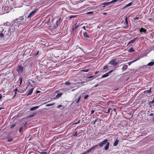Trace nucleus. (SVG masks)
Segmentation results:
<instances>
[{
    "label": "nucleus",
    "mask_w": 154,
    "mask_h": 154,
    "mask_svg": "<svg viewBox=\"0 0 154 154\" xmlns=\"http://www.w3.org/2000/svg\"><path fill=\"white\" fill-rule=\"evenodd\" d=\"M63 106L61 105H59L58 106H57V107L58 108H60L61 107H62Z\"/></svg>",
    "instance_id": "58836bf2"
},
{
    "label": "nucleus",
    "mask_w": 154,
    "mask_h": 154,
    "mask_svg": "<svg viewBox=\"0 0 154 154\" xmlns=\"http://www.w3.org/2000/svg\"><path fill=\"white\" fill-rule=\"evenodd\" d=\"M139 19V18L138 17H136L135 18H134V20H138Z\"/></svg>",
    "instance_id": "c03bdc74"
},
{
    "label": "nucleus",
    "mask_w": 154,
    "mask_h": 154,
    "mask_svg": "<svg viewBox=\"0 0 154 154\" xmlns=\"http://www.w3.org/2000/svg\"><path fill=\"white\" fill-rule=\"evenodd\" d=\"M4 30L3 28L2 27V26H0V33L2 32Z\"/></svg>",
    "instance_id": "7c9ffc66"
},
{
    "label": "nucleus",
    "mask_w": 154,
    "mask_h": 154,
    "mask_svg": "<svg viewBox=\"0 0 154 154\" xmlns=\"http://www.w3.org/2000/svg\"><path fill=\"white\" fill-rule=\"evenodd\" d=\"M97 119L98 118H97V119H96L94 120V121H92L91 122V123L93 124V125H94L95 123H96V122L97 121Z\"/></svg>",
    "instance_id": "aec40b11"
},
{
    "label": "nucleus",
    "mask_w": 154,
    "mask_h": 154,
    "mask_svg": "<svg viewBox=\"0 0 154 154\" xmlns=\"http://www.w3.org/2000/svg\"><path fill=\"white\" fill-rule=\"evenodd\" d=\"M154 103V99L153 100L151 101H150L149 103V104L150 105H151L152 104H153Z\"/></svg>",
    "instance_id": "473e14b6"
},
{
    "label": "nucleus",
    "mask_w": 154,
    "mask_h": 154,
    "mask_svg": "<svg viewBox=\"0 0 154 154\" xmlns=\"http://www.w3.org/2000/svg\"><path fill=\"white\" fill-rule=\"evenodd\" d=\"M60 18L56 22V25L57 26L59 25L60 23Z\"/></svg>",
    "instance_id": "4468645a"
},
{
    "label": "nucleus",
    "mask_w": 154,
    "mask_h": 154,
    "mask_svg": "<svg viewBox=\"0 0 154 154\" xmlns=\"http://www.w3.org/2000/svg\"><path fill=\"white\" fill-rule=\"evenodd\" d=\"M39 92V91H37V92H36V93H38Z\"/></svg>",
    "instance_id": "bf43d9fd"
},
{
    "label": "nucleus",
    "mask_w": 154,
    "mask_h": 154,
    "mask_svg": "<svg viewBox=\"0 0 154 154\" xmlns=\"http://www.w3.org/2000/svg\"><path fill=\"white\" fill-rule=\"evenodd\" d=\"M108 68V66L107 65L104 66V67H103V69L104 70H105L106 69H107Z\"/></svg>",
    "instance_id": "f704fd0d"
},
{
    "label": "nucleus",
    "mask_w": 154,
    "mask_h": 154,
    "mask_svg": "<svg viewBox=\"0 0 154 154\" xmlns=\"http://www.w3.org/2000/svg\"><path fill=\"white\" fill-rule=\"evenodd\" d=\"M151 89L152 88L151 87H150L149 88V90H147L146 91H145L143 93L144 94H146L147 93H151Z\"/></svg>",
    "instance_id": "9d476101"
},
{
    "label": "nucleus",
    "mask_w": 154,
    "mask_h": 154,
    "mask_svg": "<svg viewBox=\"0 0 154 154\" xmlns=\"http://www.w3.org/2000/svg\"><path fill=\"white\" fill-rule=\"evenodd\" d=\"M10 30V29H9L8 31H7L6 30H4V29L3 31H2L0 33V38H5L8 34V32Z\"/></svg>",
    "instance_id": "f03ea898"
},
{
    "label": "nucleus",
    "mask_w": 154,
    "mask_h": 154,
    "mask_svg": "<svg viewBox=\"0 0 154 154\" xmlns=\"http://www.w3.org/2000/svg\"><path fill=\"white\" fill-rule=\"evenodd\" d=\"M112 70H111L109 71V72H108L107 73H106L105 74L103 75L101 77V78H103L105 77H107L109 75V74L111 73L112 72Z\"/></svg>",
    "instance_id": "6e6552de"
},
{
    "label": "nucleus",
    "mask_w": 154,
    "mask_h": 154,
    "mask_svg": "<svg viewBox=\"0 0 154 154\" xmlns=\"http://www.w3.org/2000/svg\"><path fill=\"white\" fill-rule=\"evenodd\" d=\"M2 109V107L0 108V110L1 109Z\"/></svg>",
    "instance_id": "052dcab7"
},
{
    "label": "nucleus",
    "mask_w": 154,
    "mask_h": 154,
    "mask_svg": "<svg viewBox=\"0 0 154 154\" xmlns=\"http://www.w3.org/2000/svg\"><path fill=\"white\" fill-rule=\"evenodd\" d=\"M140 31L141 32H143L144 33H146V30L143 28H141L140 29Z\"/></svg>",
    "instance_id": "2eb2a0df"
},
{
    "label": "nucleus",
    "mask_w": 154,
    "mask_h": 154,
    "mask_svg": "<svg viewBox=\"0 0 154 154\" xmlns=\"http://www.w3.org/2000/svg\"><path fill=\"white\" fill-rule=\"evenodd\" d=\"M74 90H75V89H73V90H72V91H74Z\"/></svg>",
    "instance_id": "680f3d73"
},
{
    "label": "nucleus",
    "mask_w": 154,
    "mask_h": 154,
    "mask_svg": "<svg viewBox=\"0 0 154 154\" xmlns=\"http://www.w3.org/2000/svg\"><path fill=\"white\" fill-rule=\"evenodd\" d=\"M98 84H97L94 86V87L96 88V87H97V86H98Z\"/></svg>",
    "instance_id": "8fccbe9b"
},
{
    "label": "nucleus",
    "mask_w": 154,
    "mask_h": 154,
    "mask_svg": "<svg viewBox=\"0 0 154 154\" xmlns=\"http://www.w3.org/2000/svg\"><path fill=\"white\" fill-rule=\"evenodd\" d=\"M82 28L85 30H86V28H85V26H83Z\"/></svg>",
    "instance_id": "a18cd8bd"
},
{
    "label": "nucleus",
    "mask_w": 154,
    "mask_h": 154,
    "mask_svg": "<svg viewBox=\"0 0 154 154\" xmlns=\"http://www.w3.org/2000/svg\"><path fill=\"white\" fill-rule=\"evenodd\" d=\"M118 63V62L117 61V59H114L109 63V64L113 65L115 66H116Z\"/></svg>",
    "instance_id": "39448f33"
},
{
    "label": "nucleus",
    "mask_w": 154,
    "mask_h": 154,
    "mask_svg": "<svg viewBox=\"0 0 154 154\" xmlns=\"http://www.w3.org/2000/svg\"><path fill=\"white\" fill-rule=\"evenodd\" d=\"M87 14H93V12L92 11H90L89 12L86 13Z\"/></svg>",
    "instance_id": "c9c22d12"
},
{
    "label": "nucleus",
    "mask_w": 154,
    "mask_h": 154,
    "mask_svg": "<svg viewBox=\"0 0 154 154\" xmlns=\"http://www.w3.org/2000/svg\"><path fill=\"white\" fill-rule=\"evenodd\" d=\"M16 70L18 73L21 74L24 71L23 67L21 65H19L16 67Z\"/></svg>",
    "instance_id": "7ed1b4c3"
},
{
    "label": "nucleus",
    "mask_w": 154,
    "mask_h": 154,
    "mask_svg": "<svg viewBox=\"0 0 154 154\" xmlns=\"http://www.w3.org/2000/svg\"><path fill=\"white\" fill-rule=\"evenodd\" d=\"M23 129V127H21L19 129V132H21L22 131V130Z\"/></svg>",
    "instance_id": "a19ab883"
},
{
    "label": "nucleus",
    "mask_w": 154,
    "mask_h": 154,
    "mask_svg": "<svg viewBox=\"0 0 154 154\" xmlns=\"http://www.w3.org/2000/svg\"><path fill=\"white\" fill-rule=\"evenodd\" d=\"M106 14V13H103V14L104 15Z\"/></svg>",
    "instance_id": "6e6d98bb"
},
{
    "label": "nucleus",
    "mask_w": 154,
    "mask_h": 154,
    "mask_svg": "<svg viewBox=\"0 0 154 154\" xmlns=\"http://www.w3.org/2000/svg\"><path fill=\"white\" fill-rule=\"evenodd\" d=\"M138 59H136V60H135L133 61H132L131 62V63H133L135 61H136V60H138Z\"/></svg>",
    "instance_id": "49530a36"
},
{
    "label": "nucleus",
    "mask_w": 154,
    "mask_h": 154,
    "mask_svg": "<svg viewBox=\"0 0 154 154\" xmlns=\"http://www.w3.org/2000/svg\"><path fill=\"white\" fill-rule=\"evenodd\" d=\"M137 39V38H134L133 39L131 40V41H129L128 43V45H129L131 43H133Z\"/></svg>",
    "instance_id": "f8f14e48"
},
{
    "label": "nucleus",
    "mask_w": 154,
    "mask_h": 154,
    "mask_svg": "<svg viewBox=\"0 0 154 154\" xmlns=\"http://www.w3.org/2000/svg\"><path fill=\"white\" fill-rule=\"evenodd\" d=\"M81 98V97H79L78 100H76L75 101L76 103H78L79 102V101L80 100Z\"/></svg>",
    "instance_id": "c756f323"
},
{
    "label": "nucleus",
    "mask_w": 154,
    "mask_h": 154,
    "mask_svg": "<svg viewBox=\"0 0 154 154\" xmlns=\"http://www.w3.org/2000/svg\"><path fill=\"white\" fill-rule=\"evenodd\" d=\"M119 142V140H117V139L115 141L113 146H116L118 144V142Z\"/></svg>",
    "instance_id": "dca6fc26"
},
{
    "label": "nucleus",
    "mask_w": 154,
    "mask_h": 154,
    "mask_svg": "<svg viewBox=\"0 0 154 154\" xmlns=\"http://www.w3.org/2000/svg\"><path fill=\"white\" fill-rule=\"evenodd\" d=\"M18 19H19V21H20V22L21 20H22L24 19V16H21Z\"/></svg>",
    "instance_id": "393cba45"
},
{
    "label": "nucleus",
    "mask_w": 154,
    "mask_h": 154,
    "mask_svg": "<svg viewBox=\"0 0 154 154\" xmlns=\"http://www.w3.org/2000/svg\"><path fill=\"white\" fill-rule=\"evenodd\" d=\"M108 140L107 139H105L102 142L99 143L98 144L100 147H102L103 145L106 144L105 146L104 147V149L105 150H107L108 149L109 145V143L108 142Z\"/></svg>",
    "instance_id": "f257e3e1"
},
{
    "label": "nucleus",
    "mask_w": 154,
    "mask_h": 154,
    "mask_svg": "<svg viewBox=\"0 0 154 154\" xmlns=\"http://www.w3.org/2000/svg\"><path fill=\"white\" fill-rule=\"evenodd\" d=\"M94 110H92V111H91V114H93L94 113Z\"/></svg>",
    "instance_id": "09e8293b"
},
{
    "label": "nucleus",
    "mask_w": 154,
    "mask_h": 154,
    "mask_svg": "<svg viewBox=\"0 0 154 154\" xmlns=\"http://www.w3.org/2000/svg\"><path fill=\"white\" fill-rule=\"evenodd\" d=\"M44 153V152H42V153L43 154V153Z\"/></svg>",
    "instance_id": "0e129e2a"
},
{
    "label": "nucleus",
    "mask_w": 154,
    "mask_h": 154,
    "mask_svg": "<svg viewBox=\"0 0 154 154\" xmlns=\"http://www.w3.org/2000/svg\"><path fill=\"white\" fill-rule=\"evenodd\" d=\"M62 94L61 93H58L57 94V95L56 96V97L57 98L59 97H60L62 95Z\"/></svg>",
    "instance_id": "bb28decb"
},
{
    "label": "nucleus",
    "mask_w": 154,
    "mask_h": 154,
    "mask_svg": "<svg viewBox=\"0 0 154 154\" xmlns=\"http://www.w3.org/2000/svg\"><path fill=\"white\" fill-rule=\"evenodd\" d=\"M98 146V145H96L90 148L87 151H85V153H86V154L87 153H89L91 152H93L94 151L95 148L97 147Z\"/></svg>",
    "instance_id": "20e7f679"
},
{
    "label": "nucleus",
    "mask_w": 154,
    "mask_h": 154,
    "mask_svg": "<svg viewBox=\"0 0 154 154\" xmlns=\"http://www.w3.org/2000/svg\"><path fill=\"white\" fill-rule=\"evenodd\" d=\"M38 53H39V51H36V53L35 54V56H37L38 54Z\"/></svg>",
    "instance_id": "79ce46f5"
},
{
    "label": "nucleus",
    "mask_w": 154,
    "mask_h": 154,
    "mask_svg": "<svg viewBox=\"0 0 154 154\" xmlns=\"http://www.w3.org/2000/svg\"><path fill=\"white\" fill-rule=\"evenodd\" d=\"M22 82V81H21H21H20V83H21H21Z\"/></svg>",
    "instance_id": "e2e57ef3"
},
{
    "label": "nucleus",
    "mask_w": 154,
    "mask_h": 154,
    "mask_svg": "<svg viewBox=\"0 0 154 154\" xmlns=\"http://www.w3.org/2000/svg\"><path fill=\"white\" fill-rule=\"evenodd\" d=\"M73 17V16H70V19H71L72 17Z\"/></svg>",
    "instance_id": "4d7b16f0"
},
{
    "label": "nucleus",
    "mask_w": 154,
    "mask_h": 154,
    "mask_svg": "<svg viewBox=\"0 0 154 154\" xmlns=\"http://www.w3.org/2000/svg\"><path fill=\"white\" fill-rule=\"evenodd\" d=\"M128 51L129 52H133L135 51V50H134L133 48H130L129 50H128Z\"/></svg>",
    "instance_id": "412c9836"
},
{
    "label": "nucleus",
    "mask_w": 154,
    "mask_h": 154,
    "mask_svg": "<svg viewBox=\"0 0 154 154\" xmlns=\"http://www.w3.org/2000/svg\"><path fill=\"white\" fill-rule=\"evenodd\" d=\"M77 132H76L75 133L73 134L72 135L73 136H77Z\"/></svg>",
    "instance_id": "4c0bfd02"
},
{
    "label": "nucleus",
    "mask_w": 154,
    "mask_h": 154,
    "mask_svg": "<svg viewBox=\"0 0 154 154\" xmlns=\"http://www.w3.org/2000/svg\"><path fill=\"white\" fill-rule=\"evenodd\" d=\"M93 77V76H91L88 77V78L90 79Z\"/></svg>",
    "instance_id": "3c124183"
},
{
    "label": "nucleus",
    "mask_w": 154,
    "mask_h": 154,
    "mask_svg": "<svg viewBox=\"0 0 154 154\" xmlns=\"http://www.w3.org/2000/svg\"><path fill=\"white\" fill-rule=\"evenodd\" d=\"M80 122V120H79V121L77 122L74 123L73 124H74V125L77 124L78 123H79Z\"/></svg>",
    "instance_id": "ea45409f"
},
{
    "label": "nucleus",
    "mask_w": 154,
    "mask_h": 154,
    "mask_svg": "<svg viewBox=\"0 0 154 154\" xmlns=\"http://www.w3.org/2000/svg\"><path fill=\"white\" fill-rule=\"evenodd\" d=\"M111 4V2H105L102 3V5H104L103 7H105V6H108L110 4Z\"/></svg>",
    "instance_id": "1a4fd4ad"
},
{
    "label": "nucleus",
    "mask_w": 154,
    "mask_h": 154,
    "mask_svg": "<svg viewBox=\"0 0 154 154\" xmlns=\"http://www.w3.org/2000/svg\"><path fill=\"white\" fill-rule=\"evenodd\" d=\"M89 69H86L85 70V69L82 70H81V71L87 72H88V71H89Z\"/></svg>",
    "instance_id": "c85d7f7f"
},
{
    "label": "nucleus",
    "mask_w": 154,
    "mask_h": 154,
    "mask_svg": "<svg viewBox=\"0 0 154 154\" xmlns=\"http://www.w3.org/2000/svg\"><path fill=\"white\" fill-rule=\"evenodd\" d=\"M132 3H133L132 2H130L129 3H128V4L127 5H126L125 7H129V6H131L132 5Z\"/></svg>",
    "instance_id": "b1692460"
},
{
    "label": "nucleus",
    "mask_w": 154,
    "mask_h": 154,
    "mask_svg": "<svg viewBox=\"0 0 154 154\" xmlns=\"http://www.w3.org/2000/svg\"><path fill=\"white\" fill-rule=\"evenodd\" d=\"M15 124L12 125L11 126V128H13V127H14V126H15Z\"/></svg>",
    "instance_id": "37998d69"
},
{
    "label": "nucleus",
    "mask_w": 154,
    "mask_h": 154,
    "mask_svg": "<svg viewBox=\"0 0 154 154\" xmlns=\"http://www.w3.org/2000/svg\"><path fill=\"white\" fill-rule=\"evenodd\" d=\"M36 10H34V11H32L29 14V15L27 17V18H30L34 16L35 15V14L36 13Z\"/></svg>",
    "instance_id": "423d86ee"
},
{
    "label": "nucleus",
    "mask_w": 154,
    "mask_h": 154,
    "mask_svg": "<svg viewBox=\"0 0 154 154\" xmlns=\"http://www.w3.org/2000/svg\"><path fill=\"white\" fill-rule=\"evenodd\" d=\"M83 36H84L86 38H89V36L87 35V32H84L83 33Z\"/></svg>",
    "instance_id": "a211bd4d"
},
{
    "label": "nucleus",
    "mask_w": 154,
    "mask_h": 154,
    "mask_svg": "<svg viewBox=\"0 0 154 154\" xmlns=\"http://www.w3.org/2000/svg\"><path fill=\"white\" fill-rule=\"evenodd\" d=\"M64 84H65V85H70L71 84V83L70 82H69V81H67Z\"/></svg>",
    "instance_id": "5701e85b"
},
{
    "label": "nucleus",
    "mask_w": 154,
    "mask_h": 154,
    "mask_svg": "<svg viewBox=\"0 0 154 154\" xmlns=\"http://www.w3.org/2000/svg\"><path fill=\"white\" fill-rule=\"evenodd\" d=\"M2 97V96L1 95H0V99H1Z\"/></svg>",
    "instance_id": "864d4df0"
},
{
    "label": "nucleus",
    "mask_w": 154,
    "mask_h": 154,
    "mask_svg": "<svg viewBox=\"0 0 154 154\" xmlns=\"http://www.w3.org/2000/svg\"><path fill=\"white\" fill-rule=\"evenodd\" d=\"M39 107V106H37L35 107H33L30 109V110L31 111H32L35 110V109H38Z\"/></svg>",
    "instance_id": "ddd939ff"
},
{
    "label": "nucleus",
    "mask_w": 154,
    "mask_h": 154,
    "mask_svg": "<svg viewBox=\"0 0 154 154\" xmlns=\"http://www.w3.org/2000/svg\"><path fill=\"white\" fill-rule=\"evenodd\" d=\"M33 88H32L29 91L28 94H27V95L31 94L32 92L33 91Z\"/></svg>",
    "instance_id": "6ab92c4d"
},
{
    "label": "nucleus",
    "mask_w": 154,
    "mask_h": 154,
    "mask_svg": "<svg viewBox=\"0 0 154 154\" xmlns=\"http://www.w3.org/2000/svg\"><path fill=\"white\" fill-rule=\"evenodd\" d=\"M154 65V62L152 61L149 63L147 65L149 66H152Z\"/></svg>",
    "instance_id": "f3484780"
},
{
    "label": "nucleus",
    "mask_w": 154,
    "mask_h": 154,
    "mask_svg": "<svg viewBox=\"0 0 154 154\" xmlns=\"http://www.w3.org/2000/svg\"><path fill=\"white\" fill-rule=\"evenodd\" d=\"M111 109V108H109L108 110H107V112H104L105 113H109L110 112V110Z\"/></svg>",
    "instance_id": "2f4dec72"
},
{
    "label": "nucleus",
    "mask_w": 154,
    "mask_h": 154,
    "mask_svg": "<svg viewBox=\"0 0 154 154\" xmlns=\"http://www.w3.org/2000/svg\"><path fill=\"white\" fill-rule=\"evenodd\" d=\"M16 91H18V90L17 89H16L15 90Z\"/></svg>",
    "instance_id": "13d9d810"
},
{
    "label": "nucleus",
    "mask_w": 154,
    "mask_h": 154,
    "mask_svg": "<svg viewBox=\"0 0 154 154\" xmlns=\"http://www.w3.org/2000/svg\"><path fill=\"white\" fill-rule=\"evenodd\" d=\"M20 22V21L19 20L18 18L16 19L15 20H14V23H18Z\"/></svg>",
    "instance_id": "4be33fe9"
},
{
    "label": "nucleus",
    "mask_w": 154,
    "mask_h": 154,
    "mask_svg": "<svg viewBox=\"0 0 154 154\" xmlns=\"http://www.w3.org/2000/svg\"><path fill=\"white\" fill-rule=\"evenodd\" d=\"M124 18H125V22L124 23V27L126 28H127L128 27V22L127 20V16H125Z\"/></svg>",
    "instance_id": "0eeeda50"
},
{
    "label": "nucleus",
    "mask_w": 154,
    "mask_h": 154,
    "mask_svg": "<svg viewBox=\"0 0 154 154\" xmlns=\"http://www.w3.org/2000/svg\"><path fill=\"white\" fill-rule=\"evenodd\" d=\"M88 97V95H87L86 96H85V97H84V99H86Z\"/></svg>",
    "instance_id": "e433bc0d"
},
{
    "label": "nucleus",
    "mask_w": 154,
    "mask_h": 154,
    "mask_svg": "<svg viewBox=\"0 0 154 154\" xmlns=\"http://www.w3.org/2000/svg\"><path fill=\"white\" fill-rule=\"evenodd\" d=\"M54 104V103H51V104H47L46 105V106H51L53 105Z\"/></svg>",
    "instance_id": "a878e982"
},
{
    "label": "nucleus",
    "mask_w": 154,
    "mask_h": 154,
    "mask_svg": "<svg viewBox=\"0 0 154 154\" xmlns=\"http://www.w3.org/2000/svg\"><path fill=\"white\" fill-rule=\"evenodd\" d=\"M128 66L127 65H125L123 66L122 69L123 71H125L128 68Z\"/></svg>",
    "instance_id": "9b49d317"
},
{
    "label": "nucleus",
    "mask_w": 154,
    "mask_h": 154,
    "mask_svg": "<svg viewBox=\"0 0 154 154\" xmlns=\"http://www.w3.org/2000/svg\"><path fill=\"white\" fill-rule=\"evenodd\" d=\"M13 140V139L11 138H8L7 140L8 142H11Z\"/></svg>",
    "instance_id": "cd10ccee"
},
{
    "label": "nucleus",
    "mask_w": 154,
    "mask_h": 154,
    "mask_svg": "<svg viewBox=\"0 0 154 154\" xmlns=\"http://www.w3.org/2000/svg\"><path fill=\"white\" fill-rule=\"evenodd\" d=\"M119 0H113L111 1V4L116 2L119 1Z\"/></svg>",
    "instance_id": "72a5a7b5"
},
{
    "label": "nucleus",
    "mask_w": 154,
    "mask_h": 154,
    "mask_svg": "<svg viewBox=\"0 0 154 154\" xmlns=\"http://www.w3.org/2000/svg\"><path fill=\"white\" fill-rule=\"evenodd\" d=\"M98 72H98V71H97V72H95L94 73V74H96L97 73H98Z\"/></svg>",
    "instance_id": "603ef678"
},
{
    "label": "nucleus",
    "mask_w": 154,
    "mask_h": 154,
    "mask_svg": "<svg viewBox=\"0 0 154 154\" xmlns=\"http://www.w3.org/2000/svg\"><path fill=\"white\" fill-rule=\"evenodd\" d=\"M154 115L152 113H151L149 115V116H153Z\"/></svg>",
    "instance_id": "de8ad7c7"
},
{
    "label": "nucleus",
    "mask_w": 154,
    "mask_h": 154,
    "mask_svg": "<svg viewBox=\"0 0 154 154\" xmlns=\"http://www.w3.org/2000/svg\"><path fill=\"white\" fill-rule=\"evenodd\" d=\"M81 154H86V153H85V152H84L82 153Z\"/></svg>",
    "instance_id": "5fc2aeb1"
}]
</instances>
